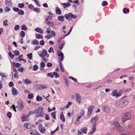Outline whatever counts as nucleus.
<instances>
[{
	"label": "nucleus",
	"instance_id": "nucleus-1",
	"mask_svg": "<svg viewBox=\"0 0 135 135\" xmlns=\"http://www.w3.org/2000/svg\"><path fill=\"white\" fill-rule=\"evenodd\" d=\"M35 117L36 118L43 117L44 115V113L42 108H39L36 109L35 112Z\"/></svg>",
	"mask_w": 135,
	"mask_h": 135
},
{
	"label": "nucleus",
	"instance_id": "nucleus-2",
	"mask_svg": "<svg viewBox=\"0 0 135 135\" xmlns=\"http://www.w3.org/2000/svg\"><path fill=\"white\" fill-rule=\"evenodd\" d=\"M113 124L115 126L116 129L118 132L120 133L124 132V128L121 126L118 122H114Z\"/></svg>",
	"mask_w": 135,
	"mask_h": 135
},
{
	"label": "nucleus",
	"instance_id": "nucleus-3",
	"mask_svg": "<svg viewBox=\"0 0 135 135\" xmlns=\"http://www.w3.org/2000/svg\"><path fill=\"white\" fill-rule=\"evenodd\" d=\"M131 118V114L129 113H124L122 117V119L123 122H124L125 121L130 119Z\"/></svg>",
	"mask_w": 135,
	"mask_h": 135
},
{
	"label": "nucleus",
	"instance_id": "nucleus-4",
	"mask_svg": "<svg viewBox=\"0 0 135 135\" xmlns=\"http://www.w3.org/2000/svg\"><path fill=\"white\" fill-rule=\"evenodd\" d=\"M24 105L22 99L19 100L17 103V105L16 107L20 111H21L23 108Z\"/></svg>",
	"mask_w": 135,
	"mask_h": 135
},
{
	"label": "nucleus",
	"instance_id": "nucleus-5",
	"mask_svg": "<svg viewBox=\"0 0 135 135\" xmlns=\"http://www.w3.org/2000/svg\"><path fill=\"white\" fill-rule=\"evenodd\" d=\"M64 17L65 18L66 20H71L72 18L75 19L76 18V15H73L71 13H69L68 14L65 15Z\"/></svg>",
	"mask_w": 135,
	"mask_h": 135
},
{
	"label": "nucleus",
	"instance_id": "nucleus-6",
	"mask_svg": "<svg viewBox=\"0 0 135 135\" xmlns=\"http://www.w3.org/2000/svg\"><path fill=\"white\" fill-rule=\"evenodd\" d=\"M94 108V107L93 105L90 106L88 108V111L87 113V115L88 117L91 116Z\"/></svg>",
	"mask_w": 135,
	"mask_h": 135
},
{
	"label": "nucleus",
	"instance_id": "nucleus-7",
	"mask_svg": "<svg viewBox=\"0 0 135 135\" xmlns=\"http://www.w3.org/2000/svg\"><path fill=\"white\" fill-rule=\"evenodd\" d=\"M57 54L59 59V63L61 62L64 59V55L63 54L62 52L60 51L57 52Z\"/></svg>",
	"mask_w": 135,
	"mask_h": 135
},
{
	"label": "nucleus",
	"instance_id": "nucleus-8",
	"mask_svg": "<svg viewBox=\"0 0 135 135\" xmlns=\"http://www.w3.org/2000/svg\"><path fill=\"white\" fill-rule=\"evenodd\" d=\"M38 128L40 132L42 134H44L45 132L46 129L45 128L43 127L42 125L40 124L39 125Z\"/></svg>",
	"mask_w": 135,
	"mask_h": 135
},
{
	"label": "nucleus",
	"instance_id": "nucleus-9",
	"mask_svg": "<svg viewBox=\"0 0 135 135\" xmlns=\"http://www.w3.org/2000/svg\"><path fill=\"white\" fill-rule=\"evenodd\" d=\"M47 51L45 49H43L42 52L41 53V52H39L38 53V54L40 57H44L47 55Z\"/></svg>",
	"mask_w": 135,
	"mask_h": 135
},
{
	"label": "nucleus",
	"instance_id": "nucleus-10",
	"mask_svg": "<svg viewBox=\"0 0 135 135\" xmlns=\"http://www.w3.org/2000/svg\"><path fill=\"white\" fill-rule=\"evenodd\" d=\"M98 119V117L96 116L93 118L91 120V123L93 124V126H96V122Z\"/></svg>",
	"mask_w": 135,
	"mask_h": 135
},
{
	"label": "nucleus",
	"instance_id": "nucleus-11",
	"mask_svg": "<svg viewBox=\"0 0 135 135\" xmlns=\"http://www.w3.org/2000/svg\"><path fill=\"white\" fill-rule=\"evenodd\" d=\"M103 110L106 113H108L110 112V108L109 107L105 106L103 107Z\"/></svg>",
	"mask_w": 135,
	"mask_h": 135
},
{
	"label": "nucleus",
	"instance_id": "nucleus-12",
	"mask_svg": "<svg viewBox=\"0 0 135 135\" xmlns=\"http://www.w3.org/2000/svg\"><path fill=\"white\" fill-rule=\"evenodd\" d=\"M29 115H26L25 116L24 115H23L21 118V120L22 122H24L28 121V117Z\"/></svg>",
	"mask_w": 135,
	"mask_h": 135
},
{
	"label": "nucleus",
	"instance_id": "nucleus-13",
	"mask_svg": "<svg viewBox=\"0 0 135 135\" xmlns=\"http://www.w3.org/2000/svg\"><path fill=\"white\" fill-rule=\"evenodd\" d=\"M112 95L113 96H116L118 97L121 96V94L117 93V90H113L112 92Z\"/></svg>",
	"mask_w": 135,
	"mask_h": 135
},
{
	"label": "nucleus",
	"instance_id": "nucleus-14",
	"mask_svg": "<svg viewBox=\"0 0 135 135\" xmlns=\"http://www.w3.org/2000/svg\"><path fill=\"white\" fill-rule=\"evenodd\" d=\"M80 131L81 133H87V132L88 131L87 128L86 127H82L80 129Z\"/></svg>",
	"mask_w": 135,
	"mask_h": 135
},
{
	"label": "nucleus",
	"instance_id": "nucleus-15",
	"mask_svg": "<svg viewBox=\"0 0 135 135\" xmlns=\"http://www.w3.org/2000/svg\"><path fill=\"white\" fill-rule=\"evenodd\" d=\"M95 126H93L92 125V127H91L90 130L89 132V133L91 134H92L95 132L96 129Z\"/></svg>",
	"mask_w": 135,
	"mask_h": 135
},
{
	"label": "nucleus",
	"instance_id": "nucleus-16",
	"mask_svg": "<svg viewBox=\"0 0 135 135\" xmlns=\"http://www.w3.org/2000/svg\"><path fill=\"white\" fill-rule=\"evenodd\" d=\"M75 95L77 102H78L79 103H80L81 102V97L80 94L78 93H76Z\"/></svg>",
	"mask_w": 135,
	"mask_h": 135
},
{
	"label": "nucleus",
	"instance_id": "nucleus-17",
	"mask_svg": "<svg viewBox=\"0 0 135 135\" xmlns=\"http://www.w3.org/2000/svg\"><path fill=\"white\" fill-rule=\"evenodd\" d=\"M121 102V100L119 101H118L115 103V104L118 107L120 108L123 107V106L122 103H122Z\"/></svg>",
	"mask_w": 135,
	"mask_h": 135
},
{
	"label": "nucleus",
	"instance_id": "nucleus-18",
	"mask_svg": "<svg viewBox=\"0 0 135 135\" xmlns=\"http://www.w3.org/2000/svg\"><path fill=\"white\" fill-rule=\"evenodd\" d=\"M12 94L14 95H17L18 94V92L17 89L14 87H12Z\"/></svg>",
	"mask_w": 135,
	"mask_h": 135
},
{
	"label": "nucleus",
	"instance_id": "nucleus-19",
	"mask_svg": "<svg viewBox=\"0 0 135 135\" xmlns=\"http://www.w3.org/2000/svg\"><path fill=\"white\" fill-rule=\"evenodd\" d=\"M123 105L124 107L126 105L128 104V101L127 100L124 99H122L121 100Z\"/></svg>",
	"mask_w": 135,
	"mask_h": 135
},
{
	"label": "nucleus",
	"instance_id": "nucleus-20",
	"mask_svg": "<svg viewBox=\"0 0 135 135\" xmlns=\"http://www.w3.org/2000/svg\"><path fill=\"white\" fill-rule=\"evenodd\" d=\"M23 82L26 84H29L32 83V81H30L28 79H26L23 80Z\"/></svg>",
	"mask_w": 135,
	"mask_h": 135
},
{
	"label": "nucleus",
	"instance_id": "nucleus-21",
	"mask_svg": "<svg viewBox=\"0 0 135 135\" xmlns=\"http://www.w3.org/2000/svg\"><path fill=\"white\" fill-rule=\"evenodd\" d=\"M85 114V111L84 110L82 109L81 110L80 113H79V117H81V118L83 117Z\"/></svg>",
	"mask_w": 135,
	"mask_h": 135
},
{
	"label": "nucleus",
	"instance_id": "nucleus-22",
	"mask_svg": "<svg viewBox=\"0 0 135 135\" xmlns=\"http://www.w3.org/2000/svg\"><path fill=\"white\" fill-rule=\"evenodd\" d=\"M35 30L37 32L42 34L43 33V30L40 28H36L35 29Z\"/></svg>",
	"mask_w": 135,
	"mask_h": 135
},
{
	"label": "nucleus",
	"instance_id": "nucleus-23",
	"mask_svg": "<svg viewBox=\"0 0 135 135\" xmlns=\"http://www.w3.org/2000/svg\"><path fill=\"white\" fill-rule=\"evenodd\" d=\"M55 11H56V13L57 14L60 15L61 13V11L58 7H56V8Z\"/></svg>",
	"mask_w": 135,
	"mask_h": 135
},
{
	"label": "nucleus",
	"instance_id": "nucleus-24",
	"mask_svg": "<svg viewBox=\"0 0 135 135\" xmlns=\"http://www.w3.org/2000/svg\"><path fill=\"white\" fill-rule=\"evenodd\" d=\"M21 29L22 30L25 31H27V28L26 26L24 24H23L21 25Z\"/></svg>",
	"mask_w": 135,
	"mask_h": 135
},
{
	"label": "nucleus",
	"instance_id": "nucleus-25",
	"mask_svg": "<svg viewBox=\"0 0 135 135\" xmlns=\"http://www.w3.org/2000/svg\"><path fill=\"white\" fill-rule=\"evenodd\" d=\"M58 20L60 21H63L64 20V17L63 16H59L57 18Z\"/></svg>",
	"mask_w": 135,
	"mask_h": 135
},
{
	"label": "nucleus",
	"instance_id": "nucleus-26",
	"mask_svg": "<svg viewBox=\"0 0 135 135\" xmlns=\"http://www.w3.org/2000/svg\"><path fill=\"white\" fill-rule=\"evenodd\" d=\"M12 64L13 66H16V67H19L21 65V64L17 63H15V62H12Z\"/></svg>",
	"mask_w": 135,
	"mask_h": 135
},
{
	"label": "nucleus",
	"instance_id": "nucleus-27",
	"mask_svg": "<svg viewBox=\"0 0 135 135\" xmlns=\"http://www.w3.org/2000/svg\"><path fill=\"white\" fill-rule=\"evenodd\" d=\"M31 43L33 44L38 45L39 44V42L37 40L35 39L32 40L31 41Z\"/></svg>",
	"mask_w": 135,
	"mask_h": 135
},
{
	"label": "nucleus",
	"instance_id": "nucleus-28",
	"mask_svg": "<svg viewBox=\"0 0 135 135\" xmlns=\"http://www.w3.org/2000/svg\"><path fill=\"white\" fill-rule=\"evenodd\" d=\"M36 37V38L39 39H42L43 38V36L42 35H41L39 34H37L36 35H35Z\"/></svg>",
	"mask_w": 135,
	"mask_h": 135
},
{
	"label": "nucleus",
	"instance_id": "nucleus-29",
	"mask_svg": "<svg viewBox=\"0 0 135 135\" xmlns=\"http://www.w3.org/2000/svg\"><path fill=\"white\" fill-rule=\"evenodd\" d=\"M73 28V27H71V28L70 30L69 31V32H68V33L67 34H66L65 35L62 36L61 37L62 38V39L63 38L65 37L66 36H68L70 33V32H71V31H72V30Z\"/></svg>",
	"mask_w": 135,
	"mask_h": 135
},
{
	"label": "nucleus",
	"instance_id": "nucleus-30",
	"mask_svg": "<svg viewBox=\"0 0 135 135\" xmlns=\"http://www.w3.org/2000/svg\"><path fill=\"white\" fill-rule=\"evenodd\" d=\"M62 4L64 6V7L65 8L66 7L69 6L70 5V3L68 2H67L66 3H62Z\"/></svg>",
	"mask_w": 135,
	"mask_h": 135
},
{
	"label": "nucleus",
	"instance_id": "nucleus-31",
	"mask_svg": "<svg viewBox=\"0 0 135 135\" xmlns=\"http://www.w3.org/2000/svg\"><path fill=\"white\" fill-rule=\"evenodd\" d=\"M60 119L62 120V122H65V118L64 116V115L62 114V112L60 114Z\"/></svg>",
	"mask_w": 135,
	"mask_h": 135
},
{
	"label": "nucleus",
	"instance_id": "nucleus-32",
	"mask_svg": "<svg viewBox=\"0 0 135 135\" xmlns=\"http://www.w3.org/2000/svg\"><path fill=\"white\" fill-rule=\"evenodd\" d=\"M59 63L60 68L61 69V71L62 72H64V69L63 67V65L62 62H60Z\"/></svg>",
	"mask_w": 135,
	"mask_h": 135
},
{
	"label": "nucleus",
	"instance_id": "nucleus-33",
	"mask_svg": "<svg viewBox=\"0 0 135 135\" xmlns=\"http://www.w3.org/2000/svg\"><path fill=\"white\" fill-rule=\"evenodd\" d=\"M5 3L6 5L9 6L11 3V0H6Z\"/></svg>",
	"mask_w": 135,
	"mask_h": 135
},
{
	"label": "nucleus",
	"instance_id": "nucleus-34",
	"mask_svg": "<svg viewBox=\"0 0 135 135\" xmlns=\"http://www.w3.org/2000/svg\"><path fill=\"white\" fill-rule=\"evenodd\" d=\"M123 11L124 13H126L127 12L128 13L129 12V9L125 8L123 9Z\"/></svg>",
	"mask_w": 135,
	"mask_h": 135
},
{
	"label": "nucleus",
	"instance_id": "nucleus-35",
	"mask_svg": "<svg viewBox=\"0 0 135 135\" xmlns=\"http://www.w3.org/2000/svg\"><path fill=\"white\" fill-rule=\"evenodd\" d=\"M24 126L25 127L27 128H28L30 127V125L29 124V123L26 122L25 123Z\"/></svg>",
	"mask_w": 135,
	"mask_h": 135
},
{
	"label": "nucleus",
	"instance_id": "nucleus-36",
	"mask_svg": "<svg viewBox=\"0 0 135 135\" xmlns=\"http://www.w3.org/2000/svg\"><path fill=\"white\" fill-rule=\"evenodd\" d=\"M40 87L42 89H44L48 88L49 86L47 85H40Z\"/></svg>",
	"mask_w": 135,
	"mask_h": 135
},
{
	"label": "nucleus",
	"instance_id": "nucleus-37",
	"mask_svg": "<svg viewBox=\"0 0 135 135\" xmlns=\"http://www.w3.org/2000/svg\"><path fill=\"white\" fill-rule=\"evenodd\" d=\"M27 56L30 60H31L32 59V55L31 53L28 54L27 55Z\"/></svg>",
	"mask_w": 135,
	"mask_h": 135
},
{
	"label": "nucleus",
	"instance_id": "nucleus-38",
	"mask_svg": "<svg viewBox=\"0 0 135 135\" xmlns=\"http://www.w3.org/2000/svg\"><path fill=\"white\" fill-rule=\"evenodd\" d=\"M46 23L49 26L51 27H53L54 26V24L52 22L49 21H47Z\"/></svg>",
	"mask_w": 135,
	"mask_h": 135
},
{
	"label": "nucleus",
	"instance_id": "nucleus-39",
	"mask_svg": "<svg viewBox=\"0 0 135 135\" xmlns=\"http://www.w3.org/2000/svg\"><path fill=\"white\" fill-rule=\"evenodd\" d=\"M33 9L34 11L37 13H39L40 11V8L37 7L34 8Z\"/></svg>",
	"mask_w": 135,
	"mask_h": 135
},
{
	"label": "nucleus",
	"instance_id": "nucleus-40",
	"mask_svg": "<svg viewBox=\"0 0 135 135\" xmlns=\"http://www.w3.org/2000/svg\"><path fill=\"white\" fill-rule=\"evenodd\" d=\"M51 115L53 118L54 119H56V112H54L51 113Z\"/></svg>",
	"mask_w": 135,
	"mask_h": 135
},
{
	"label": "nucleus",
	"instance_id": "nucleus-41",
	"mask_svg": "<svg viewBox=\"0 0 135 135\" xmlns=\"http://www.w3.org/2000/svg\"><path fill=\"white\" fill-rule=\"evenodd\" d=\"M36 99L37 101H41L42 100V98L38 95H37V96Z\"/></svg>",
	"mask_w": 135,
	"mask_h": 135
},
{
	"label": "nucleus",
	"instance_id": "nucleus-42",
	"mask_svg": "<svg viewBox=\"0 0 135 135\" xmlns=\"http://www.w3.org/2000/svg\"><path fill=\"white\" fill-rule=\"evenodd\" d=\"M47 75L48 76H49L52 78H53L54 77V74H53L52 72L48 73L47 74Z\"/></svg>",
	"mask_w": 135,
	"mask_h": 135
},
{
	"label": "nucleus",
	"instance_id": "nucleus-43",
	"mask_svg": "<svg viewBox=\"0 0 135 135\" xmlns=\"http://www.w3.org/2000/svg\"><path fill=\"white\" fill-rule=\"evenodd\" d=\"M33 134L35 135H41L37 131L34 130L33 132Z\"/></svg>",
	"mask_w": 135,
	"mask_h": 135
},
{
	"label": "nucleus",
	"instance_id": "nucleus-44",
	"mask_svg": "<svg viewBox=\"0 0 135 135\" xmlns=\"http://www.w3.org/2000/svg\"><path fill=\"white\" fill-rule=\"evenodd\" d=\"M18 13L20 15H23L24 14V12L22 9H19L18 11Z\"/></svg>",
	"mask_w": 135,
	"mask_h": 135
},
{
	"label": "nucleus",
	"instance_id": "nucleus-45",
	"mask_svg": "<svg viewBox=\"0 0 135 135\" xmlns=\"http://www.w3.org/2000/svg\"><path fill=\"white\" fill-rule=\"evenodd\" d=\"M9 55L11 57V58L12 59H13L14 57V55L13 54H12L11 52V51L9 52Z\"/></svg>",
	"mask_w": 135,
	"mask_h": 135
},
{
	"label": "nucleus",
	"instance_id": "nucleus-46",
	"mask_svg": "<svg viewBox=\"0 0 135 135\" xmlns=\"http://www.w3.org/2000/svg\"><path fill=\"white\" fill-rule=\"evenodd\" d=\"M54 74V76H55V78H59V75L56 72H54L53 73Z\"/></svg>",
	"mask_w": 135,
	"mask_h": 135
},
{
	"label": "nucleus",
	"instance_id": "nucleus-47",
	"mask_svg": "<svg viewBox=\"0 0 135 135\" xmlns=\"http://www.w3.org/2000/svg\"><path fill=\"white\" fill-rule=\"evenodd\" d=\"M33 94H30L28 95V97L29 99L33 98Z\"/></svg>",
	"mask_w": 135,
	"mask_h": 135
},
{
	"label": "nucleus",
	"instance_id": "nucleus-48",
	"mask_svg": "<svg viewBox=\"0 0 135 135\" xmlns=\"http://www.w3.org/2000/svg\"><path fill=\"white\" fill-rule=\"evenodd\" d=\"M52 19V17L49 16H47L46 18V22L48 21V20H50Z\"/></svg>",
	"mask_w": 135,
	"mask_h": 135
},
{
	"label": "nucleus",
	"instance_id": "nucleus-49",
	"mask_svg": "<svg viewBox=\"0 0 135 135\" xmlns=\"http://www.w3.org/2000/svg\"><path fill=\"white\" fill-rule=\"evenodd\" d=\"M18 7H19L21 8H22L24 6V4L23 3H20L18 4Z\"/></svg>",
	"mask_w": 135,
	"mask_h": 135
},
{
	"label": "nucleus",
	"instance_id": "nucleus-50",
	"mask_svg": "<svg viewBox=\"0 0 135 135\" xmlns=\"http://www.w3.org/2000/svg\"><path fill=\"white\" fill-rule=\"evenodd\" d=\"M8 21L7 20H4L3 22V25L5 26H7L8 25Z\"/></svg>",
	"mask_w": 135,
	"mask_h": 135
},
{
	"label": "nucleus",
	"instance_id": "nucleus-51",
	"mask_svg": "<svg viewBox=\"0 0 135 135\" xmlns=\"http://www.w3.org/2000/svg\"><path fill=\"white\" fill-rule=\"evenodd\" d=\"M20 26L18 25H16L14 27V29L15 31H17L20 28Z\"/></svg>",
	"mask_w": 135,
	"mask_h": 135
},
{
	"label": "nucleus",
	"instance_id": "nucleus-52",
	"mask_svg": "<svg viewBox=\"0 0 135 135\" xmlns=\"http://www.w3.org/2000/svg\"><path fill=\"white\" fill-rule=\"evenodd\" d=\"M20 35L22 37H24L25 36V32L23 31H21L20 32Z\"/></svg>",
	"mask_w": 135,
	"mask_h": 135
},
{
	"label": "nucleus",
	"instance_id": "nucleus-53",
	"mask_svg": "<svg viewBox=\"0 0 135 135\" xmlns=\"http://www.w3.org/2000/svg\"><path fill=\"white\" fill-rule=\"evenodd\" d=\"M28 7L31 9H33L34 8L32 4H30L28 6Z\"/></svg>",
	"mask_w": 135,
	"mask_h": 135
},
{
	"label": "nucleus",
	"instance_id": "nucleus-54",
	"mask_svg": "<svg viewBox=\"0 0 135 135\" xmlns=\"http://www.w3.org/2000/svg\"><path fill=\"white\" fill-rule=\"evenodd\" d=\"M10 10V8L7 7H6L4 9V11L5 12H8Z\"/></svg>",
	"mask_w": 135,
	"mask_h": 135
},
{
	"label": "nucleus",
	"instance_id": "nucleus-55",
	"mask_svg": "<svg viewBox=\"0 0 135 135\" xmlns=\"http://www.w3.org/2000/svg\"><path fill=\"white\" fill-rule=\"evenodd\" d=\"M16 56H18L20 54V52L19 51L17 50H15L14 52Z\"/></svg>",
	"mask_w": 135,
	"mask_h": 135
},
{
	"label": "nucleus",
	"instance_id": "nucleus-56",
	"mask_svg": "<svg viewBox=\"0 0 135 135\" xmlns=\"http://www.w3.org/2000/svg\"><path fill=\"white\" fill-rule=\"evenodd\" d=\"M35 3L39 6H40V3L38 0H34Z\"/></svg>",
	"mask_w": 135,
	"mask_h": 135
},
{
	"label": "nucleus",
	"instance_id": "nucleus-57",
	"mask_svg": "<svg viewBox=\"0 0 135 135\" xmlns=\"http://www.w3.org/2000/svg\"><path fill=\"white\" fill-rule=\"evenodd\" d=\"M38 68V66L36 65H34L33 66V70L34 71L37 70Z\"/></svg>",
	"mask_w": 135,
	"mask_h": 135
},
{
	"label": "nucleus",
	"instance_id": "nucleus-58",
	"mask_svg": "<svg viewBox=\"0 0 135 135\" xmlns=\"http://www.w3.org/2000/svg\"><path fill=\"white\" fill-rule=\"evenodd\" d=\"M108 5V3L106 1H104L102 3V5L103 6H105Z\"/></svg>",
	"mask_w": 135,
	"mask_h": 135
},
{
	"label": "nucleus",
	"instance_id": "nucleus-59",
	"mask_svg": "<svg viewBox=\"0 0 135 135\" xmlns=\"http://www.w3.org/2000/svg\"><path fill=\"white\" fill-rule=\"evenodd\" d=\"M51 28L50 27H49L47 28L46 32L47 34H49L50 32H51Z\"/></svg>",
	"mask_w": 135,
	"mask_h": 135
},
{
	"label": "nucleus",
	"instance_id": "nucleus-60",
	"mask_svg": "<svg viewBox=\"0 0 135 135\" xmlns=\"http://www.w3.org/2000/svg\"><path fill=\"white\" fill-rule=\"evenodd\" d=\"M7 116L9 118H11L12 116L11 113L10 112H8L7 114Z\"/></svg>",
	"mask_w": 135,
	"mask_h": 135
},
{
	"label": "nucleus",
	"instance_id": "nucleus-61",
	"mask_svg": "<svg viewBox=\"0 0 135 135\" xmlns=\"http://www.w3.org/2000/svg\"><path fill=\"white\" fill-rule=\"evenodd\" d=\"M23 55H21L19 56L18 57V60H19L20 61H22V57H23Z\"/></svg>",
	"mask_w": 135,
	"mask_h": 135
},
{
	"label": "nucleus",
	"instance_id": "nucleus-62",
	"mask_svg": "<svg viewBox=\"0 0 135 135\" xmlns=\"http://www.w3.org/2000/svg\"><path fill=\"white\" fill-rule=\"evenodd\" d=\"M72 103L71 102H69L68 104L66 106V107L67 108H69L70 106L72 104Z\"/></svg>",
	"mask_w": 135,
	"mask_h": 135
},
{
	"label": "nucleus",
	"instance_id": "nucleus-63",
	"mask_svg": "<svg viewBox=\"0 0 135 135\" xmlns=\"http://www.w3.org/2000/svg\"><path fill=\"white\" fill-rule=\"evenodd\" d=\"M17 70L20 72H22L23 71V68L22 67H21L18 68Z\"/></svg>",
	"mask_w": 135,
	"mask_h": 135
},
{
	"label": "nucleus",
	"instance_id": "nucleus-64",
	"mask_svg": "<svg viewBox=\"0 0 135 135\" xmlns=\"http://www.w3.org/2000/svg\"><path fill=\"white\" fill-rule=\"evenodd\" d=\"M45 64L43 62H41L40 63V66H41V68H44L45 67Z\"/></svg>",
	"mask_w": 135,
	"mask_h": 135
}]
</instances>
